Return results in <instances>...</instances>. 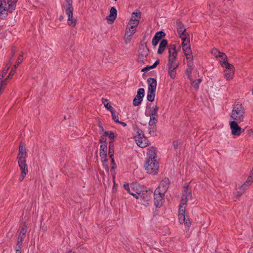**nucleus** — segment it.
<instances>
[{"mask_svg": "<svg viewBox=\"0 0 253 253\" xmlns=\"http://www.w3.org/2000/svg\"><path fill=\"white\" fill-rule=\"evenodd\" d=\"M21 248H16V253H21Z\"/></svg>", "mask_w": 253, "mask_h": 253, "instance_id": "nucleus-61", "label": "nucleus"}, {"mask_svg": "<svg viewBox=\"0 0 253 253\" xmlns=\"http://www.w3.org/2000/svg\"><path fill=\"white\" fill-rule=\"evenodd\" d=\"M253 182V175L250 174L248 177L247 180L242 185V187H245L244 189H247L251 183Z\"/></svg>", "mask_w": 253, "mask_h": 253, "instance_id": "nucleus-35", "label": "nucleus"}, {"mask_svg": "<svg viewBox=\"0 0 253 253\" xmlns=\"http://www.w3.org/2000/svg\"><path fill=\"white\" fill-rule=\"evenodd\" d=\"M179 36L182 41V44L184 43V44L187 45V43H190L189 35L188 34V33H185L184 34Z\"/></svg>", "mask_w": 253, "mask_h": 253, "instance_id": "nucleus-29", "label": "nucleus"}, {"mask_svg": "<svg viewBox=\"0 0 253 253\" xmlns=\"http://www.w3.org/2000/svg\"><path fill=\"white\" fill-rule=\"evenodd\" d=\"M178 62L176 59H168V67L177 68Z\"/></svg>", "mask_w": 253, "mask_h": 253, "instance_id": "nucleus-30", "label": "nucleus"}, {"mask_svg": "<svg viewBox=\"0 0 253 253\" xmlns=\"http://www.w3.org/2000/svg\"><path fill=\"white\" fill-rule=\"evenodd\" d=\"M169 180L168 178H165L160 182L159 186L156 189H159L160 191L166 193L169 188Z\"/></svg>", "mask_w": 253, "mask_h": 253, "instance_id": "nucleus-14", "label": "nucleus"}, {"mask_svg": "<svg viewBox=\"0 0 253 253\" xmlns=\"http://www.w3.org/2000/svg\"><path fill=\"white\" fill-rule=\"evenodd\" d=\"M18 164L21 171L19 181L21 182L24 180L26 175L28 174V166L26 164V161H19L18 162Z\"/></svg>", "mask_w": 253, "mask_h": 253, "instance_id": "nucleus-10", "label": "nucleus"}, {"mask_svg": "<svg viewBox=\"0 0 253 253\" xmlns=\"http://www.w3.org/2000/svg\"><path fill=\"white\" fill-rule=\"evenodd\" d=\"M159 109V107L157 104L154 105L152 108H151L149 114H147L148 115L158 116Z\"/></svg>", "mask_w": 253, "mask_h": 253, "instance_id": "nucleus-33", "label": "nucleus"}, {"mask_svg": "<svg viewBox=\"0 0 253 253\" xmlns=\"http://www.w3.org/2000/svg\"><path fill=\"white\" fill-rule=\"evenodd\" d=\"M159 63H160L159 60H157L152 65L147 66L143 68L141 70V72H146L150 69H154L156 67V66L159 64Z\"/></svg>", "mask_w": 253, "mask_h": 253, "instance_id": "nucleus-34", "label": "nucleus"}, {"mask_svg": "<svg viewBox=\"0 0 253 253\" xmlns=\"http://www.w3.org/2000/svg\"><path fill=\"white\" fill-rule=\"evenodd\" d=\"M149 52V49L147 47L146 42L141 44L138 50L137 61L140 63H144L147 60V57Z\"/></svg>", "mask_w": 253, "mask_h": 253, "instance_id": "nucleus-7", "label": "nucleus"}, {"mask_svg": "<svg viewBox=\"0 0 253 253\" xmlns=\"http://www.w3.org/2000/svg\"><path fill=\"white\" fill-rule=\"evenodd\" d=\"M102 102L104 104L105 108L110 111V112H111L112 111L114 110L112 106L109 104V101L108 99L102 98Z\"/></svg>", "mask_w": 253, "mask_h": 253, "instance_id": "nucleus-36", "label": "nucleus"}, {"mask_svg": "<svg viewBox=\"0 0 253 253\" xmlns=\"http://www.w3.org/2000/svg\"><path fill=\"white\" fill-rule=\"evenodd\" d=\"M100 156L101 158V161L103 164L104 165L105 163L107 162V153L100 152Z\"/></svg>", "mask_w": 253, "mask_h": 253, "instance_id": "nucleus-45", "label": "nucleus"}, {"mask_svg": "<svg viewBox=\"0 0 253 253\" xmlns=\"http://www.w3.org/2000/svg\"><path fill=\"white\" fill-rule=\"evenodd\" d=\"M112 152V153H114V144L113 141H110L109 143L108 152Z\"/></svg>", "mask_w": 253, "mask_h": 253, "instance_id": "nucleus-49", "label": "nucleus"}, {"mask_svg": "<svg viewBox=\"0 0 253 253\" xmlns=\"http://www.w3.org/2000/svg\"><path fill=\"white\" fill-rule=\"evenodd\" d=\"M107 144H102L100 146V151L102 152H107Z\"/></svg>", "mask_w": 253, "mask_h": 253, "instance_id": "nucleus-50", "label": "nucleus"}, {"mask_svg": "<svg viewBox=\"0 0 253 253\" xmlns=\"http://www.w3.org/2000/svg\"><path fill=\"white\" fill-rule=\"evenodd\" d=\"M114 153H112V152H108V155H109V157L111 158V164H114V158H113V156H114Z\"/></svg>", "mask_w": 253, "mask_h": 253, "instance_id": "nucleus-59", "label": "nucleus"}, {"mask_svg": "<svg viewBox=\"0 0 253 253\" xmlns=\"http://www.w3.org/2000/svg\"><path fill=\"white\" fill-rule=\"evenodd\" d=\"M181 144V141L180 140H175L173 141L172 145L175 149H178L179 145Z\"/></svg>", "mask_w": 253, "mask_h": 253, "instance_id": "nucleus-48", "label": "nucleus"}, {"mask_svg": "<svg viewBox=\"0 0 253 253\" xmlns=\"http://www.w3.org/2000/svg\"><path fill=\"white\" fill-rule=\"evenodd\" d=\"M147 82L148 83V90L156 91L157 86L156 80L153 78H149L147 79Z\"/></svg>", "mask_w": 253, "mask_h": 253, "instance_id": "nucleus-22", "label": "nucleus"}, {"mask_svg": "<svg viewBox=\"0 0 253 253\" xmlns=\"http://www.w3.org/2000/svg\"><path fill=\"white\" fill-rule=\"evenodd\" d=\"M182 49L183 52L186 57V55H189L191 56H192V51L191 50L190 46V43H187V45L184 44V43L182 44Z\"/></svg>", "mask_w": 253, "mask_h": 253, "instance_id": "nucleus-27", "label": "nucleus"}, {"mask_svg": "<svg viewBox=\"0 0 253 253\" xmlns=\"http://www.w3.org/2000/svg\"><path fill=\"white\" fill-rule=\"evenodd\" d=\"M218 57L221 58L223 61L224 60H227V59L226 55L223 52H220V53L218 54Z\"/></svg>", "mask_w": 253, "mask_h": 253, "instance_id": "nucleus-55", "label": "nucleus"}, {"mask_svg": "<svg viewBox=\"0 0 253 253\" xmlns=\"http://www.w3.org/2000/svg\"><path fill=\"white\" fill-rule=\"evenodd\" d=\"M141 191L140 194L137 195L136 199L139 200L140 203L145 206L149 205L151 202L152 191L147 190L146 187L144 186V189L141 188Z\"/></svg>", "mask_w": 253, "mask_h": 253, "instance_id": "nucleus-3", "label": "nucleus"}, {"mask_svg": "<svg viewBox=\"0 0 253 253\" xmlns=\"http://www.w3.org/2000/svg\"><path fill=\"white\" fill-rule=\"evenodd\" d=\"M24 239V237L18 236L16 248H21Z\"/></svg>", "mask_w": 253, "mask_h": 253, "instance_id": "nucleus-46", "label": "nucleus"}, {"mask_svg": "<svg viewBox=\"0 0 253 253\" xmlns=\"http://www.w3.org/2000/svg\"><path fill=\"white\" fill-rule=\"evenodd\" d=\"M186 59H187V67L189 68H194V63H193V56H191L189 55H186Z\"/></svg>", "mask_w": 253, "mask_h": 253, "instance_id": "nucleus-38", "label": "nucleus"}, {"mask_svg": "<svg viewBox=\"0 0 253 253\" xmlns=\"http://www.w3.org/2000/svg\"><path fill=\"white\" fill-rule=\"evenodd\" d=\"M176 69L177 68L168 67V74L172 79L175 78Z\"/></svg>", "mask_w": 253, "mask_h": 253, "instance_id": "nucleus-37", "label": "nucleus"}, {"mask_svg": "<svg viewBox=\"0 0 253 253\" xmlns=\"http://www.w3.org/2000/svg\"><path fill=\"white\" fill-rule=\"evenodd\" d=\"M235 70L227 71L225 70L224 71V76L225 78L227 80H230L233 78Z\"/></svg>", "mask_w": 253, "mask_h": 253, "instance_id": "nucleus-32", "label": "nucleus"}, {"mask_svg": "<svg viewBox=\"0 0 253 253\" xmlns=\"http://www.w3.org/2000/svg\"><path fill=\"white\" fill-rule=\"evenodd\" d=\"M244 186L242 187V185L240 186L239 188V190L237 192V196H240L245 192L246 189H244Z\"/></svg>", "mask_w": 253, "mask_h": 253, "instance_id": "nucleus-52", "label": "nucleus"}, {"mask_svg": "<svg viewBox=\"0 0 253 253\" xmlns=\"http://www.w3.org/2000/svg\"><path fill=\"white\" fill-rule=\"evenodd\" d=\"M72 4V0H65V3L63 5V7L65 8V12L73 11L74 9Z\"/></svg>", "mask_w": 253, "mask_h": 253, "instance_id": "nucleus-25", "label": "nucleus"}, {"mask_svg": "<svg viewBox=\"0 0 253 253\" xmlns=\"http://www.w3.org/2000/svg\"><path fill=\"white\" fill-rule=\"evenodd\" d=\"M14 52H12L11 53V57L9 58V63L8 64H7L6 66L5 67L4 69L3 70L2 73H1V78H3L4 76L6 74L7 71L8 70L10 65L12 63V58L14 56Z\"/></svg>", "mask_w": 253, "mask_h": 253, "instance_id": "nucleus-26", "label": "nucleus"}, {"mask_svg": "<svg viewBox=\"0 0 253 253\" xmlns=\"http://www.w3.org/2000/svg\"><path fill=\"white\" fill-rule=\"evenodd\" d=\"M27 154H25L23 153H18L17 156V162L20 161H26V158H27Z\"/></svg>", "mask_w": 253, "mask_h": 253, "instance_id": "nucleus-43", "label": "nucleus"}, {"mask_svg": "<svg viewBox=\"0 0 253 253\" xmlns=\"http://www.w3.org/2000/svg\"><path fill=\"white\" fill-rule=\"evenodd\" d=\"M166 36L165 33L163 31H159L156 33L152 39V44L156 46L158 43L159 41Z\"/></svg>", "mask_w": 253, "mask_h": 253, "instance_id": "nucleus-16", "label": "nucleus"}, {"mask_svg": "<svg viewBox=\"0 0 253 253\" xmlns=\"http://www.w3.org/2000/svg\"><path fill=\"white\" fill-rule=\"evenodd\" d=\"M18 153H22L23 154H27L26 148L25 147V144L22 142L20 143L18 149Z\"/></svg>", "mask_w": 253, "mask_h": 253, "instance_id": "nucleus-41", "label": "nucleus"}, {"mask_svg": "<svg viewBox=\"0 0 253 253\" xmlns=\"http://www.w3.org/2000/svg\"><path fill=\"white\" fill-rule=\"evenodd\" d=\"M23 60V53H22L19 56L17 60L16 61V64L14 65L13 67L11 69L9 75L8 76V78H10L12 76L14 73L15 72L16 69L19 65L22 62Z\"/></svg>", "mask_w": 253, "mask_h": 253, "instance_id": "nucleus-20", "label": "nucleus"}, {"mask_svg": "<svg viewBox=\"0 0 253 253\" xmlns=\"http://www.w3.org/2000/svg\"><path fill=\"white\" fill-rule=\"evenodd\" d=\"M167 45L168 41L166 39H163L159 44V48L158 50V53L159 54H162L165 51Z\"/></svg>", "mask_w": 253, "mask_h": 253, "instance_id": "nucleus-23", "label": "nucleus"}, {"mask_svg": "<svg viewBox=\"0 0 253 253\" xmlns=\"http://www.w3.org/2000/svg\"><path fill=\"white\" fill-rule=\"evenodd\" d=\"M99 142L101 144H103V143L107 144V142H106V138L103 135L99 137Z\"/></svg>", "mask_w": 253, "mask_h": 253, "instance_id": "nucleus-56", "label": "nucleus"}, {"mask_svg": "<svg viewBox=\"0 0 253 253\" xmlns=\"http://www.w3.org/2000/svg\"><path fill=\"white\" fill-rule=\"evenodd\" d=\"M133 15H135L137 19H133V18H131L128 24L130 27H134L136 28V27L139 23L140 19H141V12L137 10L136 12H133Z\"/></svg>", "mask_w": 253, "mask_h": 253, "instance_id": "nucleus-13", "label": "nucleus"}, {"mask_svg": "<svg viewBox=\"0 0 253 253\" xmlns=\"http://www.w3.org/2000/svg\"><path fill=\"white\" fill-rule=\"evenodd\" d=\"M124 187L129 194L136 199L141 191V188L144 189V186L137 183H132L130 185L128 183L125 184Z\"/></svg>", "mask_w": 253, "mask_h": 253, "instance_id": "nucleus-4", "label": "nucleus"}, {"mask_svg": "<svg viewBox=\"0 0 253 253\" xmlns=\"http://www.w3.org/2000/svg\"><path fill=\"white\" fill-rule=\"evenodd\" d=\"M110 112L111 113L112 119L114 120V121L117 123H120V121L119 120V117L115 114V110H113V111H112Z\"/></svg>", "mask_w": 253, "mask_h": 253, "instance_id": "nucleus-47", "label": "nucleus"}, {"mask_svg": "<svg viewBox=\"0 0 253 253\" xmlns=\"http://www.w3.org/2000/svg\"><path fill=\"white\" fill-rule=\"evenodd\" d=\"M166 193H163L160 191L159 189H156L154 192V205L157 208H160L162 206L164 202V196Z\"/></svg>", "mask_w": 253, "mask_h": 253, "instance_id": "nucleus-8", "label": "nucleus"}, {"mask_svg": "<svg viewBox=\"0 0 253 253\" xmlns=\"http://www.w3.org/2000/svg\"><path fill=\"white\" fill-rule=\"evenodd\" d=\"M113 165V166L112 167V169H116V164H115V161H114V164H112Z\"/></svg>", "mask_w": 253, "mask_h": 253, "instance_id": "nucleus-64", "label": "nucleus"}, {"mask_svg": "<svg viewBox=\"0 0 253 253\" xmlns=\"http://www.w3.org/2000/svg\"><path fill=\"white\" fill-rule=\"evenodd\" d=\"M192 82L191 84L193 86V87L196 89L198 90L199 87V84L196 81H193V80L191 81Z\"/></svg>", "mask_w": 253, "mask_h": 253, "instance_id": "nucleus-53", "label": "nucleus"}, {"mask_svg": "<svg viewBox=\"0 0 253 253\" xmlns=\"http://www.w3.org/2000/svg\"><path fill=\"white\" fill-rule=\"evenodd\" d=\"M237 121H231L229 123L232 134L235 136H240L244 129L240 127Z\"/></svg>", "mask_w": 253, "mask_h": 253, "instance_id": "nucleus-9", "label": "nucleus"}, {"mask_svg": "<svg viewBox=\"0 0 253 253\" xmlns=\"http://www.w3.org/2000/svg\"><path fill=\"white\" fill-rule=\"evenodd\" d=\"M6 83H5V81H2L1 83H0V86L1 87L3 85H5Z\"/></svg>", "mask_w": 253, "mask_h": 253, "instance_id": "nucleus-63", "label": "nucleus"}, {"mask_svg": "<svg viewBox=\"0 0 253 253\" xmlns=\"http://www.w3.org/2000/svg\"><path fill=\"white\" fill-rule=\"evenodd\" d=\"M145 115L147 116L150 117V120L149 121V126H152L153 125H156L158 121V116H153V115H148L147 112H145Z\"/></svg>", "mask_w": 253, "mask_h": 253, "instance_id": "nucleus-28", "label": "nucleus"}, {"mask_svg": "<svg viewBox=\"0 0 253 253\" xmlns=\"http://www.w3.org/2000/svg\"><path fill=\"white\" fill-rule=\"evenodd\" d=\"M193 196L191 188L187 185L183 187V190L181 193V199L179 207H185L188 200H192Z\"/></svg>", "mask_w": 253, "mask_h": 253, "instance_id": "nucleus-5", "label": "nucleus"}, {"mask_svg": "<svg viewBox=\"0 0 253 253\" xmlns=\"http://www.w3.org/2000/svg\"><path fill=\"white\" fill-rule=\"evenodd\" d=\"M185 224V228L186 230H188L190 227V226L191 225V222L190 221L189 218H187L186 220L185 221V222H184Z\"/></svg>", "mask_w": 253, "mask_h": 253, "instance_id": "nucleus-51", "label": "nucleus"}, {"mask_svg": "<svg viewBox=\"0 0 253 253\" xmlns=\"http://www.w3.org/2000/svg\"><path fill=\"white\" fill-rule=\"evenodd\" d=\"M177 32L179 35L184 34L186 31L185 28L183 27V24L181 22H177Z\"/></svg>", "mask_w": 253, "mask_h": 253, "instance_id": "nucleus-31", "label": "nucleus"}, {"mask_svg": "<svg viewBox=\"0 0 253 253\" xmlns=\"http://www.w3.org/2000/svg\"><path fill=\"white\" fill-rule=\"evenodd\" d=\"M136 28L134 27H130L129 28H126L125 36V40L126 43L129 42L130 41V37L132 36L136 32Z\"/></svg>", "mask_w": 253, "mask_h": 253, "instance_id": "nucleus-15", "label": "nucleus"}, {"mask_svg": "<svg viewBox=\"0 0 253 253\" xmlns=\"http://www.w3.org/2000/svg\"><path fill=\"white\" fill-rule=\"evenodd\" d=\"M27 225L26 223H24L20 231L19 236L25 238V234L27 232Z\"/></svg>", "mask_w": 253, "mask_h": 253, "instance_id": "nucleus-42", "label": "nucleus"}, {"mask_svg": "<svg viewBox=\"0 0 253 253\" xmlns=\"http://www.w3.org/2000/svg\"><path fill=\"white\" fill-rule=\"evenodd\" d=\"M73 11H69L68 12H66V13L68 15L67 23L68 25L74 27L77 24V20L73 17Z\"/></svg>", "mask_w": 253, "mask_h": 253, "instance_id": "nucleus-19", "label": "nucleus"}, {"mask_svg": "<svg viewBox=\"0 0 253 253\" xmlns=\"http://www.w3.org/2000/svg\"><path fill=\"white\" fill-rule=\"evenodd\" d=\"M136 134L134 138L137 145L141 148L147 146L149 145V141L144 136L143 131L138 128Z\"/></svg>", "mask_w": 253, "mask_h": 253, "instance_id": "nucleus-6", "label": "nucleus"}, {"mask_svg": "<svg viewBox=\"0 0 253 253\" xmlns=\"http://www.w3.org/2000/svg\"><path fill=\"white\" fill-rule=\"evenodd\" d=\"M220 65L222 67L225 68V70L231 71L232 70H235V68L232 64L229 63L227 60H223L220 61Z\"/></svg>", "mask_w": 253, "mask_h": 253, "instance_id": "nucleus-24", "label": "nucleus"}, {"mask_svg": "<svg viewBox=\"0 0 253 253\" xmlns=\"http://www.w3.org/2000/svg\"><path fill=\"white\" fill-rule=\"evenodd\" d=\"M100 127H101L102 131L104 132L103 136H105V137L106 136H109V132H110V131H106L103 129V128L102 126H100Z\"/></svg>", "mask_w": 253, "mask_h": 253, "instance_id": "nucleus-58", "label": "nucleus"}, {"mask_svg": "<svg viewBox=\"0 0 253 253\" xmlns=\"http://www.w3.org/2000/svg\"><path fill=\"white\" fill-rule=\"evenodd\" d=\"M144 92L145 90L143 88L138 89L137 94L133 100V105L134 106H138L141 104L144 96Z\"/></svg>", "mask_w": 253, "mask_h": 253, "instance_id": "nucleus-11", "label": "nucleus"}, {"mask_svg": "<svg viewBox=\"0 0 253 253\" xmlns=\"http://www.w3.org/2000/svg\"><path fill=\"white\" fill-rule=\"evenodd\" d=\"M193 69H194L193 68L187 67L186 70V75L187 76L188 79L190 81L192 80L191 75H192V73Z\"/></svg>", "mask_w": 253, "mask_h": 253, "instance_id": "nucleus-44", "label": "nucleus"}, {"mask_svg": "<svg viewBox=\"0 0 253 253\" xmlns=\"http://www.w3.org/2000/svg\"><path fill=\"white\" fill-rule=\"evenodd\" d=\"M4 1L0 0V19H5L7 15L8 12L9 13V10H8V6L4 3Z\"/></svg>", "mask_w": 253, "mask_h": 253, "instance_id": "nucleus-12", "label": "nucleus"}, {"mask_svg": "<svg viewBox=\"0 0 253 253\" xmlns=\"http://www.w3.org/2000/svg\"><path fill=\"white\" fill-rule=\"evenodd\" d=\"M119 124H121V125H122L123 126L125 127L126 126V123H124V122H120V123H118Z\"/></svg>", "mask_w": 253, "mask_h": 253, "instance_id": "nucleus-62", "label": "nucleus"}, {"mask_svg": "<svg viewBox=\"0 0 253 253\" xmlns=\"http://www.w3.org/2000/svg\"><path fill=\"white\" fill-rule=\"evenodd\" d=\"M155 96V91L148 90L147 98L149 101L152 102L154 100Z\"/></svg>", "mask_w": 253, "mask_h": 253, "instance_id": "nucleus-39", "label": "nucleus"}, {"mask_svg": "<svg viewBox=\"0 0 253 253\" xmlns=\"http://www.w3.org/2000/svg\"><path fill=\"white\" fill-rule=\"evenodd\" d=\"M150 127L149 128V133L152 136H154L156 135V132L157 131L156 124L153 125L152 126H149Z\"/></svg>", "mask_w": 253, "mask_h": 253, "instance_id": "nucleus-40", "label": "nucleus"}, {"mask_svg": "<svg viewBox=\"0 0 253 253\" xmlns=\"http://www.w3.org/2000/svg\"><path fill=\"white\" fill-rule=\"evenodd\" d=\"M185 207H179L178 218L180 224H183L186 220L185 216Z\"/></svg>", "mask_w": 253, "mask_h": 253, "instance_id": "nucleus-21", "label": "nucleus"}, {"mask_svg": "<svg viewBox=\"0 0 253 253\" xmlns=\"http://www.w3.org/2000/svg\"><path fill=\"white\" fill-rule=\"evenodd\" d=\"M169 59H176L177 52L175 44H170L169 47Z\"/></svg>", "mask_w": 253, "mask_h": 253, "instance_id": "nucleus-17", "label": "nucleus"}, {"mask_svg": "<svg viewBox=\"0 0 253 253\" xmlns=\"http://www.w3.org/2000/svg\"><path fill=\"white\" fill-rule=\"evenodd\" d=\"M116 136L115 135V133L113 132L110 131V132H109V135L108 137L109 139H111V141L114 139Z\"/></svg>", "mask_w": 253, "mask_h": 253, "instance_id": "nucleus-57", "label": "nucleus"}, {"mask_svg": "<svg viewBox=\"0 0 253 253\" xmlns=\"http://www.w3.org/2000/svg\"><path fill=\"white\" fill-rule=\"evenodd\" d=\"M245 113V109L241 104H235L233 107L231 118L234 121L242 122L244 121Z\"/></svg>", "mask_w": 253, "mask_h": 253, "instance_id": "nucleus-2", "label": "nucleus"}, {"mask_svg": "<svg viewBox=\"0 0 253 253\" xmlns=\"http://www.w3.org/2000/svg\"><path fill=\"white\" fill-rule=\"evenodd\" d=\"M220 51L216 48L212 49L211 53L216 57H218V54L220 53Z\"/></svg>", "mask_w": 253, "mask_h": 253, "instance_id": "nucleus-54", "label": "nucleus"}, {"mask_svg": "<svg viewBox=\"0 0 253 253\" xmlns=\"http://www.w3.org/2000/svg\"><path fill=\"white\" fill-rule=\"evenodd\" d=\"M144 168L149 174L155 175L158 173L159 165V162L157 160L156 147H150L148 148Z\"/></svg>", "mask_w": 253, "mask_h": 253, "instance_id": "nucleus-1", "label": "nucleus"}, {"mask_svg": "<svg viewBox=\"0 0 253 253\" xmlns=\"http://www.w3.org/2000/svg\"><path fill=\"white\" fill-rule=\"evenodd\" d=\"M117 11L114 7H112L110 10V15L107 18L108 23H112L117 17Z\"/></svg>", "mask_w": 253, "mask_h": 253, "instance_id": "nucleus-18", "label": "nucleus"}, {"mask_svg": "<svg viewBox=\"0 0 253 253\" xmlns=\"http://www.w3.org/2000/svg\"><path fill=\"white\" fill-rule=\"evenodd\" d=\"M114 153H112V152H108V155H109V157L111 158V164H114V158H113V156H114Z\"/></svg>", "mask_w": 253, "mask_h": 253, "instance_id": "nucleus-60", "label": "nucleus"}]
</instances>
